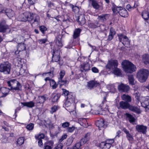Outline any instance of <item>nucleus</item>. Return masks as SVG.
Here are the masks:
<instances>
[{"label": "nucleus", "mask_w": 149, "mask_h": 149, "mask_svg": "<svg viewBox=\"0 0 149 149\" xmlns=\"http://www.w3.org/2000/svg\"><path fill=\"white\" fill-rule=\"evenodd\" d=\"M122 65L124 71L127 73H132L136 70L135 66L128 61H124L122 62Z\"/></svg>", "instance_id": "nucleus-1"}, {"label": "nucleus", "mask_w": 149, "mask_h": 149, "mask_svg": "<svg viewBox=\"0 0 149 149\" xmlns=\"http://www.w3.org/2000/svg\"><path fill=\"white\" fill-rule=\"evenodd\" d=\"M8 86L10 87V90L14 92L16 91L21 90V84L15 79H11L7 81Z\"/></svg>", "instance_id": "nucleus-2"}, {"label": "nucleus", "mask_w": 149, "mask_h": 149, "mask_svg": "<svg viewBox=\"0 0 149 149\" xmlns=\"http://www.w3.org/2000/svg\"><path fill=\"white\" fill-rule=\"evenodd\" d=\"M149 71L146 69H142L137 72L136 76L139 81L141 83L146 81L149 76Z\"/></svg>", "instance_id": "nucleus-3"}, {"label": "nucleus", "mask_w": 149, "mask_h": 149, "mask_svg": "<svg viewBox=\"0 0 149 149\" xmlns=\"http://www.w3.org/2000/svg\"><path fill=\"white\" fill-rule=\"evenodd\" d=\"M11 68V64L8 62H4L0 65V72L4 74H10Z\"/></svg>", "instance_id": "nucleus-4"}, {"label": "nucleus", "mask_w": 149, "mask_h": 149, "mask_svg": "<svg viewBox=\"0 0 149 149\" xmlns=\"http://www.w3.org/2000/svg\"><path fill=\"white\" fill-rule=\"evenodd\" d=\"M118 64L117 60L111 59L108 61L105 68L107 70H113L117 67Z\"/></svg>", "instance_id": "nucleus-5"}, {"label": "nucleus", "mask_w": 149, "mask_h": 149, "mask_svg": "<svg viewBox=\"0 0 149 149\" xmlns=\"http://www.w3.org/2000/svg\"><path fill=\"white\" fill-rule=\"evenodd\" d=\"M60 48L57 49L55 48L53 49V52L52 53V61L53 62H58L60 61Z\"/></svg>", "instance_id": "nucleus-6"}, {"label": "nucleus", "mask_w": 149, "mask_h": 149, "mask_svg": "<svg viewBox=\"0 0 149 149\" xmlns=\"http://www.w3.org/2000/svg\"><path fill=\"white\" fill-rule=\"evenodd\" d=\"M147 127L143 125H138L136 126V130L140 133H141L143 134L146 133L147 131Z\"/></svg>", "instance_id": "nucleus-7"}, {"label": "nucleus", "mask_w": 149, "mask_h": 149, "mask_svg": "<svg viewBox=\"0 0 149 149\" xmlns=\"http://www.w3.org/2000/svg\"><path fill=\"white\" fill-rule=\"evenodd\" d=\"M5 13L10 18L13 17L15 15L14 12L10 8H4L1 11L0 13Z\"/></svg>", "instance_id": "nucleus-8"}, {"label": "nucleus", "mask_w": 149, "mask_h": 149, "mask_svg": "<svg viewBox=\"0 0 149 149\" xmlns=\"http://www.w3.org/2000/svg\"><path fill=\"white\" fill-rule=\"evenodd\" d=\"M130 88L128 86L123 83H121L118 86V89L121 92H127L129 91Z\"/></svg>", "instance_id": "nucleus-9"}, {"label": "nucleus", "mask_w": 149, "mask_h": 149, "mask_svg": "<svg viewBox=\"0 0 149 149\" xmlns=\"http://www.w3.org/2000/svg\"><path fill=\"white\" fill-rule=\"evenodd\" d=\"M106 101V98L105 97L104 98V100L102 102V104H101L100 106L99 107V109H100V110H96L94 111V113L96 115H103L104 114L105 112L103 109V107H102L103 106L102 104H103L104 103V102Z\"/></svg>", "instance_id": "nucleus-10"}, {"label": "nucleus", "mask_w": 149, "mask_h": 149, "mask_svg": "<svg viewBox=\"0 0 149 149\" xmlns=\"http://www.w3.org/2000/svg\"><path fill=\"white\" fill-rule=\"evenodd\" d=\"M81 66L80 70L82 72H85L90 70V65L88 63H84L81 65Z\"/></svg>", "instance_id": "nucleus-11"}, {"label": "nucleus", "mask_w": 149, "mask_h": 149, "mask_svg": "<svg viewBox=\"0 0 149 149\" xmlns=\"http://www.w3.org/2000/svg\"><path fill=\"white\" fill-rule=\"evenodd\" d=\"M130 104L127 102L122 101L119 102L118 109H129Z\"/></svg>", "instance_id": "nucleus-12"}, {"label": "nucleus", "mask_w": 149, "mask_h": 149, "mask_svg": "<svg viewBox=\"0 0 149 149\" xmlns=\"http://www.w3.org/2000/svg\"><path fill=\"white\" fill-rule=\"evenodd\" d=\"M100 85V84L95 81H90L88 83L87 85L88 88L90 89L93 88L94 87H97Z\"/></svg>", "instance_id": "nucleus-13"}, {"label": "nucleus", "mask_w": 149, "mask_h": 149, "mask_svg": "<svg viewBox=\"0 0 149 149\" xmlns=\"http://www.w3.org/2000/svg\"><path fill=\"white\" fill-rule=\"evenodd\" d=\"M104 121L103 119H100L97 121L95 123V124L99 129L101 130V128L105 127L106 126L104 124Z\"/></svg>", "instance_id": "nucleus-14"}, {"label": "nucleus", "mask_w": 149, "mask_h": 149, "mask_svg": "<svg viewBox=\"0 0 149 149\" xmlns=\"http://www.w3.org/2000/svg\"><path fill=\"white\" fill-rule=\"evenodd\" d=\"M32 21L33 22L31 24L32 26L34 25L35 26H37L40 23V17L39 16L35 14Z\"/></svg>", "instance_id": "nucleus-15"}, {"label": "nucleus", "mask_w": 149, "mask_h": 149, "mask_svg": "<svg viewBox=\"0 0 149 149\" xmlns=\"http://www.w3.org/2000/svg\"><path fill=\"white\" fill-rule=\"evenodd\" d=\"M119 13L121 17H127L128 16V13L127 10L121 7L119 10Z\"/></svg>", "instance_id": "nucleus-16"}, {"label": "nucleus", "mask_w": 149, "mask_h": 149, "mask_svg": "<svg viewBox=\"0 0 149 149\" xmlns=\"http://www.w3.org/2000/svg\"><path fill=\"white\" fill-rule=\"evenodd\" d=\"M100 147L102 149H109L111 147V143L103 141L100 144Z\"/></svg>", "instance_id": "nucleus-17"}, {"label": "nucleus", "mask_w": 149, "mask_h": 149, "mask_svg": "<svg viewBox=\"0 0 149 149\" xmlns=\"http://www.w3.org/2000/svg\"><path fill=\"white\" fill-rule=\"evenodd\" d=\"M21 104L23 105V106H26L29 108H32L35 106V103L33 101H30L29 102H21Z\"/></svg>", "instance_id": "nucleus-18"}, {"label": "nucleus", "mask_w": 149, "mask_h": 149, "mask_svg": "<svg viewBox=\"0 0 149 149\" xmlns=\"http://www.w3.org/2000/svg\"><path fill=\"white\" fill-rule=\"evenodd\" d=\"M141 104L143 107L149 109V97L145 98L143 101L141 102Z\"/></svg>", "instance_id": "nucleus-19"}, {"label": "nucleus", "mask_w": 149, "mask_h": 149, "mask_svg": "<svg viewBox=\"0 0 149 149\" xmlns=\"http://www.w3.org/2000/svg\"><path fill=\"white\" fill-rule=\"evenodd\" d=\"M128 79L130 85L133 86L136 84V81L135 80L133 75L131 74L129 75Z\"/></svg>", "instance_id": "nucleus-20"}, {"label": "nucleus", "mask_w": 149, "mask_h": 149, "mask_svg": "<svg viewBox=\"0 0 149 149\" xmlns=\"http://www.w3.org/2000/svg\"><path fill=\"white\" fill-rule=\"evenodd\" d=\"M8 29V26L1 22L0 23V32L4 33Z\"/></svg>", "instance_id": "nucleus-21"}, {"label": "nucleus", "mask_w": 149, "mask_h": 149, "mask_svg": "<svg viewBox=\"0 0 149 149\" xmlns=\"http://www.w3.org/2000/svg\"><path fill=\"white\" fill-rule=\"evenodd\" d=\"M91 2V5L93 8L96 10H98L100 6L97 1L95 0H90Z\"/></svg>", "instance_id": "nucleus-22"}, {"label": "nucleus", "mask_w": 149, "mask_h": 149, "mask_svg": "<svg viewBox=\"0 0 149 149\" xmlns=\"http://www.w3.org/2000/svg\"><path fill=\"white\" fill-rule=\"evenodd\" d=\"M129 109L130 110L137 113H140V109L137 107L134 106L130 105Z\"/></svg>", "instance_id": "nucleus-23"}, {"label": "nucleus", "mask_w": 149, "mask_h": 149, "mask_svg": "<svg viewBox=\"0 0 149 149\" xmlns=\"http://www.w3.org/2000/svg\"><path fill=\"white\" fill-rule=\"evenodd\" d=\"M25 15L27 17V21H31L33 20L35 14H33L29 12H25Z\"/></svg>", "instance_id": "nucleus-24"}, {"label": "nucleus", "mask_w": 149, "mask_h": 149, "mask_svg": "<svg viewBox=\"0 0 149 149\" xmlns=\"http://www.w3.org/2000/svg\"><path fill=\"white\" fill-rule=\"evenodd\" d=\"M10 89H8L7 88L2 87L0 88V91L3 94V96L5 97L6 96L9 92Z\"/></svg>", "instance_id": "nucleus-25"}, {"label": "nucleus", "mask_w": 149, "mask_h": 149, "mask_svg": "<svg viewBox=\"0 0 149 149\" xmlns=\"http://www.w3.org/2000/svg\"><path fill=\"white\" fill-rule=\"evenodd\" d=\"M78 22L81 25H83L85 24V19L83 15H81L79 17Z\"/></svg>", "instance_id": "nucleus-26"}, {"label": "nucleus", "mask_w": 149, "mask_h": 149, "mask_svg": "<svg viewBox=\"0 0 149 149\" xmlns=\"http://www.w3.org/2000/svg\"><path fill=\"white\" fill-rule=\"evenodd\" d=\"M14 62L15 66L19 67L21 66L22 64V59L19 58H16L14 59Z\"/></svg>", "instance_id": "nucleus-27"}, {"label": "nucleus", "mask_w": 149, "mask_h": 149, "mask_svg": "<svg viewBox=\"0 0 149 149\" xmlns=\"http://www.w3.org/2000/svg\"><path fill=\"white\" fill-rule=\"evenodd\" d=\"M81 30L79 28L76 29L74 32L73 38L76 39L79 36Z\"/></svg>", "instance_id": "nucleus-28"}, {"label": "nucleus", "mask_w": 149, "mask_h": 149, "mask_svg": "<svg viewBox=\"0 0 149 149\" xmlns=\"http://www.w3.org/2000/svg\"><path fill=\"white\" fill-rule=\"evenodd\" d=\"M48 99L47 95H44L38 96V102L42 103L44 102L45 101Z\"/></svg>", "instance_id": "nucleus-29"}, {"label": "nucleus", "mask_w": 149, "mask_h": 149, "mask_svg": "<svg viewBox=\"0 0 149 149\" xmlns=\"http://www.w3.org/2000/svg\"><path fill=\"white\" fill-rule=\"evenodd\" d=\"M142 16L145 21L147 22L149 19V13L146 10L143 11L142 13Z\"/></svg>", "instance_id": "nucleus-30"}, {"label": "nucleus", "mask_w": 149, "mask_h": 149, "mask_svg": "<svg viewBox=\"0 0 149 149\" xmlns=\"http://www.w3.org/2000/svg\"><path fill=\"white\" fill-rule=\"evenodd\" d=\"M63 78H58V83L60 84V87L61 88L62 85L68 84V82L66 79L63 80Z\"/></svg>", "instance_id": "nucleus-31"}, {"label": "nucleus", "mask_w": 149, "mask_h": 149, "mask_svg": "<svg viewBox=\"0 0 149 149\" xmlns=\"http://www.w3.org/2000/svg\"><path fill=\"white\" fill-rule=\"evenodd\" d=\"M143 60L144 63L147 65L149 64V55L148 54H145L143 56Z\"/></svg>", "instance_id": "nucleus-32"}, {"label": "nucleus", "mask_w": 149, "mask_h": 149, "mask_svg": "<svg viewBox=\"0 0 149 149\" xmlns=\"http://www.w3.org/2000/svg\"><path fill=\"white\" fill-rule=\"evenodd\" d=\"M26 48L25 45L24 43H19L18 44L17 47V49L19 52H21L25 50Z\"/></svg>", "instance_id": "nucleus-33"}, {"label": "nucleus", "mask_w": 149, "mask_h": 149, "mask_svg": "<svg viewBox=\"0 0 149 149\" xmlns=\"http://www.w3.org/2000/svg\"><path fill=\"white\" fill-rule=\"evenodd\" d=\"M59 98V95L57 94L53 93L51 95L52 101L53 102H55L57 101Z\"/></svg>", "instance_id": "nucleus-34"}, {"label": "nucleus", "mask_w": 149, "mask_h": 149, "mask_svg": "<svg viewBox=\"0 0 149 149\" xmlns=\"http://www.w3.org/2000/svg\"><path fill=\"white\" fill-rule=\"evenodd\" d=\"M112 70L113 73L115 75L117 76H120L122 75L121 70L117 67L114 68Z\"/></svg>", "instance_id": "nucleus-35"}, {"label": "nucleus", "mask_w": 149, "mask_h": 149, "mask_svg": "<svg viewBox=\"0 0 149 149\" xmlns=\"http://www.w3.org/2000/svg\"><path fill=\"white\" fill-rule=\"evenodd\" d=\"M100 26V25L98 22H96L94 23H91L89 24L88 27L92 29L96 28Z\"/></svg>", "instance_id": "nucleus-36"}, {"label": "nucleus", "mask_w": 149, "mask_h": 149, "mask_svg": "<svg viewBox=\"0 0 149 149\" xmlns=\"http://www.w3.org/2000/svg\"><path fill=\"white\" fill-rule=\"evenodd\" d=\"M125 115L130 123H133L135 121V119L132 115L128 113H126Z\"/></svg>", "instance_id": "nucleus-37"}, {"label": "nucleus", "mask_w": 149, "mask_h": 149, "mask_svg": "<svg viewBox=\"0 0 149 149\" xmlns=\"http://www.w3.org/2000/svg\"><path fill=\"white\" fill-rule=\"evenodd\" d=\"M55 42L56 46L59 47H61L63 46L62 43L61 41V39L59 37L56 38Z\"/></svg>", "instance_id": "nucleus-38"}, {"label": "nucleus", "mask_w": 149, "mask_h": 149, "mask_svg": "<svg viewBox=\"0 0 149 149\" xmlns=\"http://www.w3.org/2000/svg\"><path fill=\"white\" fill-rule=\"evenodd\" d=\"M122 98L123 100L125 101V102H127L128 103L131 101V98L129 95H123L122 96Z\"/></svg>", "instance_id": "nucleus-39"}, {"label": "nucleus", "mask_w": 149, "mask_h": 149, "mask_svg": "<svg viewBox=\"0 0 149 149\" xmlns=\"http://www.w3.org/2000/svg\"><path fill=\"white\" fill-rule=\"evenodd\" d=\"M118 36L119 38V41L121 42L124 45H125V43H124V41H123V39H124L125 38V37H126V36L124 35V34L122 33L118 34Z\"/></svg>", "instance_id": "nucleus-40"}, {"label": "nucleus", "mask_w": 149, "mask_h": 149, "mask_svg": "<svg viewBox=\"0 0 149 149\" xmlns=\"http://www.w3.org/2000/svg\"><path fill=\"white\" fill-rule=\"evenodd\" d=\"M66 98L67 100L73 102L74 101V97L72 93H70L68 95L66 96Z\"/></svg>", "instance_id": "nucleus-41"}, {"label": "nucleus", "mask_w": 149, "mask_h": 149, "mask_svg": "<svg viewBox=\"0 0 149 149\" xmlns=\"http://www.w3.org/2000/svg\"><path fill=\"white\" fill-rule=\"evenodd\" d=\"M120 8H121V7H118L115 5H113L112 7V10L113 13H116L117 12L119 13Z\"/></svg>", "instance_id": "nucleus-42"}, {"label": "nucleus", "mask_w": 149, "mask_h": 149, "mask_svg": "<svg viewBox=\"0 0 149 149\" xmlns=\"http://www.w3.org/2000/svg\"><path fill=\"white\" fill-rule=\"evenodd\" d=\"M50 84L53 89H56L57 86V85L56 84V82L53 79L50 80Z\"/></svg>", "instance_id": "nucleus-43"}, {"label": "nucleus", "mask_w": 149, "mask_h": 149, "mask_svg": "<svg viewBox=\"0 0 149 149\" xmlns=\"http://www.w3.org/2000/svg\"><path fill=\"white\" fill-rule=\"evenodd\" d=\"M70 6L72 9L73 11L74 12L76 13L79 11V8L78 6H74L73 5L71 4L70 5Z\"/></svg>", "instance_id": "nucleus-44"}, {"label": "nucleus", "mask_w": 149, "mask_h": 149, "mask_svg": "<svg viewBox=\"0 0 149 149\" xmlns=\"http://www.w3.org/2000/svg\"><path fill=\"white\" fill-rule=\"evenodd\" d=\"M24 141V138L22 137L18 138L17 141V143L19 146H20L23 143Z\"/></svg>", "instance_id": "nucleus-45"}, {"label": "nucleus", "mask_w": 149, "mask_h": 149, "mask_svg": "<svg viewBox=\"0 0 149 149\" xmlns=\"http://www.w3.org/2000/svg\"><path fill=\"white\" fill-rule=\"evenodd\" d=\"M137 5H135V4L133 7H131L130 4H127L126 5V8L129 11H131L132 10L134 9V8L136 7Z\"/></svg>", "instance_id": "nucleus-46"}, {"label": "nucleus", "mask_w": 149, "mask_h": 149, "mask_svg": "<svg viewBox=\"0 0 149 149\" xmlns=\"http://www.w3.org/2000/svg\"><path fill=\"white\" fill-rule=\"evenodd\" d=\"M39 30L43 35H45V31L47 30V28L44 26H41L39 27Z\"/></svg>", "instance_id": "nucleus-47"}, {"label": "nucleus", "mask_w": 149, "mask_h": 149, "mask_svg": "<svg viewBox=\"0 0 149 149\" xmlns=\"http://www.w3.org/2000/svg\"><path fill=\"white\" fill-rule=\"evenodd\" d=\"M58 109V107L56 105H54L52 107L50 112L51 113L53 114L54 113L56 112Z\"/></svg>", "instance_id": "nucleus-48"}, {"label": "nucleus", "mask_w": 149, "mask_h": 149, "mask_svg": "<svg viewBox=\"0 0 149 149\" xmlns=\"http://www.w3.org/2000/svg\"><path fill=\"white\" fill-rule=\"evenodd\" d=\"M82 145L80 142H79L75 144L72 149H81L80 147Z\"/></svg>", "instance_id": "nucleus-49"}, {"label": "nucleus", "mask_w": 149, "mask_h": 149, "mask_svg": "<svg viewBox=\"0 0 149 149\" xmlns=\"http://www.w3.org/2000/svg\"><path fill=\"white\" fill-rule=\"evenodd\" d=\"M72 102L66 99L64 104L63 105L66 107H68L70 106L71 105V103Z\"/></svg>", "instance_id": "nucleus-50"}, {"label": "nucleus", "mask_w": 149, "mask_h": 149, "mask_svg": "<svg viewBox=\"0 0 149 149\" xmlns=\"http://www.w3.org/2000/svg\"><path fill=\"white\" fill-rule=\"evenodd\" d=\"M35 137L36 139L38 140H42V139H44L45 138V135L43 134H39L38 136H35Z\"/></svg>", "instance_id": "nucleus-51"}, {"label": "nucleus", "mask_w": 149, "mask_h": 149, "mask_svg": "<svg viewBox=\"0 0 149 149\" xmlns=\"http://www.w3.org/2000/svg\"><path fill=\"white\" fill-rule=\"evenodd\" d=\"M34 127V124L32 123H30L27 125L26 126V129L29 130H32Z\"/></svg>", "instance_id": "nucleus-52"}, {"label": "nucleus", "mask_w": 149, "mask_h": 149, "mask_svg": "<svg viewBox=\"0 0 149 149\" xmlns=\"http://www.w3.org/2000/svg\"><path fill=\"white\" fill-rule=\"evenodd\" d=\"M75 128L74 126H73L71 127H68L66 129V131L68 132H72L74 130Z\"/></svg>", "instance_id": "nucleus-53"}, {"label": "nucleus", "mask_w": 149, "mask_h": 149, "mask_svg": "<svg viewBox=\"0 0 149 149\" xmlns=\"http://www.w3.org/2000/svg\"><path fill=\"white\" fill-rule=\"evenodd\" d=\"M107 15V14H106L105 15H101L98 16V19L101 20L103 21H104L106 20V16Z\"/></svg>", "instance_id": "nucleus-54"}, {"label": "nucleus", "mask_w": 149, "mask_h": 149, "mask_svg": "<svg viewBox=\"0 0 149 149\" xmlns=\"http://www.w3.org/2000/svg\"><path fill=\"white\" fill-rule=\"evenodd\" d=\"M116 34V32L112 27L111 28L109 35L113 36L114 37V35Z\"/></svg>", "instance_id": "nucleus-55"}, {"label": "nucleus", "mask_w": 149, "mask_h": 149, "mask_svg": "<svg viewBox=\"0 0 149 149\" xmlns=\"http://www.w3.org/2000/svg\"><path fill=\"white\" fill-rule=\"evenodd\" d=\"M70 125V123L68 122H66L62 123L61 124L62 127L64 128L68 127Z\"/></svg>", "instance_id": "nucleus-56"}, {"label": "nucleus", "mask_w": 149, "mask_h": 149, "mask_svg": "<svg viewBox=\"0 0 149 149\" xmlns=\"http://www.w3.org/2000/svg\"><path fill=\"white\" fill-rule=\"evenodd\" d=\"M126 137L129 141H132L133 140L132 136L130 133L126 134Z\"/></svg>", "instance_id": "nucleus-57"}, {"label": "nucleus", "mask_w": 149, "mask_h": 149, "mask_svg": "<svg viewBox=\"0 0 149 149\" xmlns=\"http://www.w3.org/2000/svg\"><path fill=\"white\" fill-rule=\"evenodd\" d=\"M63 90L62 95H64L65 96H67L70 93L68 91L64 89H62Z\"/></svg>", "instance_id": "nucleus-58"}, {"label": "nucleus", "mask_w": 149, "mask_h": 149, "mask_svg": "<svg viewBox=\"0 0 149 149\" xmlns=\"http://www.w3.org/2000/svg\"><path fill=\"white\" fill-rule=\"evenodd\" d=\"M67 136V134H65L63 135L61 137L59 140V142H62L65 139Z\"/></svg>", "instance_id": "nucleus-59"}, {"label": "nucleus", "mask_w": 149, "mask_h": 149, "mask_svg": "<svg viewBox=\"0 0 149 149\" xmlns=\"http://www.w3.org/2000/svg\"><path fill=\"white\" fill-rule=\"evenodd\" d=\"M65 74V72L64 70H61L59 72L60 77L58 78H63Z\"/></svg>", "instance_id": "nucleus-60"}, {"label": "nucleus", "mask_w": 149, "mask_h": 149, "mask_svg": "<svg viewBox=\"0 0 149 149\" xmlns=\"http://www.w3.org/2000/svg\"><path fill=\"white\" fill-rule=\"evenodd\" d=\"M25 12L23 13L22 15V21H27V17L25 15Z\"/></svg>", "instance_id": "nucleus-61"}, {"label": "nucleus", "mask_w": 149, "mask_h": 149, "mask_svg": "<svg viewBox=\"0 0 149 149\" xmlns=\"http://www.w3.org/2000/svg\"><path fill=\"white\" fill-rule=\"evenodd\" d=\"M47 41V40L46 38L43 39L39 40L38 41L40 44H42L45 43Z\"/></svg>", "instance_id": "nucleus-62"}, {"label": "nucleus", "mask_w": 149, "mask_h": 149, "mask_svg": "<svg viewBox=\"0 0 149 149\" xmlns=\"http://www.w3.org/2000/svg\"><path fill=\"white\" fill-rule=\"evenodd\" d=\"M84 137L88 141L91 137V133L88 132L86 134Z\"/></svg>", "instance_id": "nucleus-63"}, {"label": "nucleus", "mask_w": 149, "mask_h": 149, "mask_svg": "<svg viewBox=\"0 0 149 149\" xmlns=\"http://www.w3.org/2000/svg\"><path fill=\"white\" fill-rule=\"evenodd\" d=\"M88 141L84 137L83 138L79 141L82 145H83L86 143Z\"/></svg>", "instance_id": "nucleus-64"}]
</instances>
